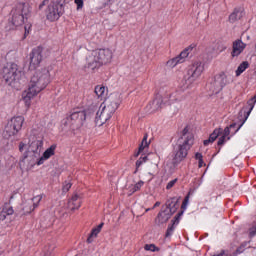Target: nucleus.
<instances>
[{
    "label": "nucleus",
    "mask_w": 256,
    "mask_h": 256,
    "mask_svg": "<svg viewBox=\"0 0 256 256\" xmlns=\"http://www.w3.org/2000/svg\"><path fill=\"white\" fill-rule=\"evenodd\" d=\"M25 35H29V29H27V26H25Z\"/></svg>",
    "instance_id": "nucleus-44"
},
{
    "label": "nucleus",
    "mask_w": 256,
    "mask_h": 256,
    "mask_svg": "<svg viewBox=\"0 0 256 256\" xmlns=\"http://www.w3.org/2000/svg\"><path fill=\"white\" fill-rule=\"evenodd\" d=\"M147 211H150V209L148 208V209H146V213H147Z\"/></svg>",
    "instance_id": "nucleus-49"
},
{
    "label": "nucleus",
    "mask_w": 256,
    "mask_h": 256,
    "mask_svg": "<svg viewBox=\"0 0 256 256\" xmlns=\"http://www.w3.org/2000/svg\"><path fill=\"white\" fill-rule=\"evenodd\" d=\"M15 211L13 210V207L5 204L1 211H0V221H5L9 215H13Z\"/></svg>",
    "instance_id": "nucleus-20"
},
{
    "label": "nucleus",
    "mask_w": 256,
    "mask_h": 256,
    "mask_svg": "<svg viewBox=\"0 0 256 256\" xmlns=\"http://www.w3.org/2000/svg\"><path fill=\"white\" fill-rule=\"evenodd\" d=\"M43 61V50L41 48H35L30 53V69H37Z\"/></svg>",
    "instance_id": "nucleus-13"
},
{
    "label": "nucleus",
    "mask_w": 256,
    "mask_h": 256,
    "mask_svg": "<svg viewBox=\"0 0 256 256\" xmlns=\"http://www.w3.org/2000/svg\"><path fill=\"white\" fill-rule=\"evenodd\" d=\"M227 83H229V81L227 80V75L225 74V72H221L220 74L214 76L213 81L210 83V90L212 91V93L217 94L223 91V87H225Z\"/></svg>",
    "instance_id": "nucleus-10"
},
{
    "label": "nucleus",
    "mask_w": 256,
    "mask_h": 256,
    "mask_svg": "<svg viewBox=\"0 0 256 256\" xmlns=\"http://www.w3.org/2000/svg\"><path fill=\"white\" fill-rule=\"evenodd\" d=\"M225 139H227V136L222 135L218 140V145H223L225 143Z\"/></svg>",
    "instance_id": "nucleus-36"
},
{
    "label": "nucleus",
    "mask_w": 256,
    "mask_h": 256,
    "mask_svg": "<svg viewBox=\"0 0 256 256\" xmlns=\"http://www.w3.org/2000/svg\"><path fill=\"white\" fill-rule=\"evenodd\" d=\"M0 256H3V254L0 253Z\"/></svg>",
    "instance_id": "nucleus-50"
},
{
    "label": "nucleus",
    "mask_w": 256,
    "mask_h": 256,
    "mask_svg": "<svg viewBox=\"0 0 256 256\" xmlns=\"http://www.w3.org/2000/svg\"><path fill=\"white\" fill-rule=\"evenodd\" d=\"M95 94L98 98L105 97V86H96Z\"/></svg>",
    "instance_id": "nucleus-29"
},
{
    "label": "nucleus",
    "mask_w": 256,
    "mask_h": 256,
    "mask_svg": "<svg viewBox=\"0 0 256 256\" xmlns=\"http://www.w3.org/2000/svg\"><path fill=\"white\" fill-rule=\"evenodd\" d=\"M240 115H244V120H243L242 124L239 126V128H237V131H239V129H241V127H243V123H245L247 121V120H245V113L240 112Z\"/></svg>",
    "instance_id": "nucleus-41"
},
{
    "label": "nucleus",
    "mask_w": 256,
    "mask_h": 256,
    "mask_svg": "<svg viewBox=\"0 0 256 256\" xmlns=\"http://www.w3.org/2000/svg\"><path fill=\"white\" fill-rule=\"evenodd\" d=\"M189 57V48H186L178 56L167 61V67H177L179 63H185V59Z\"/></svg>",
    "instance_id": "nucleus-16"
},
{
    "label": "nucleus",
    "mask_w": 256,
    "mask_h": 256,
    "mask_svg": "<svg viewBox=\"0 0 256 256\" xmlns=\"http://www.w3.org/2000/svg\"><path fill=\"white\" fill-rule=\"evenodd\" d=\"M81 207V199L79 198V195H74L72 198L68 201V208L70 211H75Z\"/></svg>",
    "instance_id": "nucleus-21"
},
{
    "label": "nucleus",
    "mask_w": 256,
    "mask_h": 256,
    "mask_svg": "<svg viewBox=\"0 0 256 256\" xmlns=\"http://www.w3.org/2000/svg\"><path fill=\"white\" fill-rule=\"evenodd\" d=\"M11 23L14 27H21L25 20L31 15V7L29 4L20 3L11 11Z\"/></svg>",
    "instance_id": "nucleus-7"
},
{
    "label": "nucleus",
    "mask_w": 256,
    "mask_h": 256,
    "mask_svg": "<svg viewBox=\"0 0 256 256\" xmlns=\"http://www.w3.org/2000/svg\"><path fill=\"white\" fill-rule=\"evenodd\" d=\"M77 9H83V0H75Z\"/></svg>",
    "instance_id": "nucleus-35"
},
{
    "label": "nucleus",
    "mask_w": 256,
    "mask_h": 256,
    "mask_svg": "<svg viewBox=\"0 0 256 256\" xmlns=\"http://www.w3.org/2000/svg\"><path fill=\"white\" fill-rule=\"evenodd\" d=\"M226 50H227V47L224 46L221 51H226Z\"/></svg>",
    "instance_id": "nucleus-47"
},
{
    "label": "nucleus",
    "mask_w": 256,
    "mask_h": 256,
    "mask_svg": "<svg viewBox=\"0 0 256 256\" xmlns=\"http://www.w3.org/2000/svg\"><path fill=\"white\" fill-rule=\"evenodd\" d=\"M144 249L146 251H155V245L154 244H146Z\"/></svg>",
    "instance_id": "nucleus-34"
},
{
    "label": "nucleus",
    "mask_w": 256,
    "mask_h": 256,
    "mask_svg": "<svg viewBox=\"0 0 256 256\" xmlns=\"http://www.w3.org/2000/svg\"><path fill=\"white\" fill-rule=\"evenodd\" d=\"M159 205H161V202H156V203L154 204V208H155V207H159Z\"/></svg>",
    "instance_id": "nucleus-45"
},
{
    "label": "nucleus",
    "mask_w": 256,
    "mask_h": 256,
    "mask_svg": "<svg viewBox=\"0 0 256 256\" xmlns=\"http://www.w3.org/2000/svg\"><path fill=\"white\" fill-rule=\"evenodd\" d=\"M241 17V12L239 10H234L229 16V22L235 23Z\"/></svg>",
    "instance_id": "nucleus-28"
},
{
    "label": "nucleus",
    "mask_w": 256,
    "mask_h": 256,
    "mask_svg": "<svg viewBox=\"0 0 256 256\" xmlns=\"http://www.w3.org/2000/svg\"><path fill=\"white\" fill-rule=\"evenodd\" d=\"M23 149H25V143L21 142L19 144V151L23 152Z\"/></svg>",
    "instance_id": "nucleus-40"
},
{
    "label": "nucleus",
    "mask_w": 256,
    "mask_h": 256,
    "mask_svg": "<svg viewBox=\"0 0 256 256\" xmlns=\"http://www.w3.org/2000/svg\"><path fill=\"white\" fill-rule=\"evenodd\" d=\"M175 183H177V178L168 182V184L166 185V189H173V187H175Z\"/></svg>",
    "instance_id": "nucleus-33"
},
{
    "label": "nucleus",
    "mask_w": 256,
    "mask_h": 256,
    "mask_svg": "<svg viewBox=\"0 0 256 256\" xmlns=\"http://www.w3.org/2000/svg\"><path fill=\"white\" fill-rule=\"evenodd\" d=\"M188 203H189V194L184 198V201L182 203V207H187Z\"/></svg>",
    "instance_id": "nucleus-37"
},
{
    "label": "nucleus",
    "mask_w": 256,
    "mask_h": 256,
    "mask_svg": "<svg viewBox=\"0 0 256 256\" xmlns=\"http://www.w3.org/2000/svg\"><path fill=\"white\" fill-rule=\"evenodd\" d=\"M240 115H244V120H243L242 124L239 126V128H237V131H239V129H241V127H243V123H245L247 121V120H245V113L240 112Z\"/></svg>",
    "instance_id": "nucleus-42"
},
{
    "label": "nucleus",
    "mask_w": 256,
    "mask_h": 256,
    "mask_svg": "<svg viewBox=\"0 0 256 256\" xmlns=\"http://www.w3.org/2000/svg\"><path fill=\"white\" fill-rule=\"evenodd\" d=\"M169 219H171V214L167 213L166 211L159 212L155 218V225H165Z\"/></svg>",
    "instance_id": "nucleus-18"
},
{
    "label": "nucleus",
    "mask_w": 256,
    "mask_h": 256,
    "mask_svg": "<svg viewBox=\"0 0 256 256\" xmlns=\"http://www.w3.org/2000/svg\"><path fill=\"white\" fill-rule=\"evenodd\" d=\"M23 123H25V118L22 116L12 118L5 127L4 136L8 139L15 137L19 133V130L22 129Z\"/></svg>",
    "instance_id": "nucleus-9"
},
{
    "label": "nucleus",
    "mask_w": 256,
    "mask_h": 256,
    "mask_svg": "<svg viewBox=\"0 0 256 256\" xmlns=\"http://www.w3.org/2000/svg\"><path fill=\"white\" fill-rule=\"evenodd\" d=\"M227 139L229 140L230 138H229V137H227Z\"/></svg>",
    "instance_id": "nucleus-51"
},
{
    "label": "nucleus",
    "mask_w": 256,
    "mask_h": 256,
    "mask_svg": "<svg viewBox=\"0 0 256 256\" xmlns=\"http://www.w3.org/2000/svg\"><path fill=\"white\" fill-rule=\"evenodd\" d=\"M221 135V129H215L212 134H210L209 139H206L203 141L204 145L207 146L210 143H213L216 141L217 137Z\"/></svg>",
    "instance_id": "nucleus-24"
},
{
    "label": "nucleus",
    "mask_w": 256,
    "mask_h": 256,
    "mask_svg": "<svg viewBox=\"0 0 256 256\" xmlns=\"http://www.w3.org/2000/svg\"><path fill=\"white\" fill-rule=\"evenodd\" d=\"M181 214H178L175 216L174 220H172L173 224L172 226L168 227L167 232H166V237H171L173 231H175V227L173 225H179V217Z\"/></svg>",
    "instance_id": "nucleus-26"
},
{
    "label": "nucleus",
    "mask_w": 256,
    "mask_h": 256,
    "mask_svg": "<svg viewBox=\"0 0 256 256\" xmlns=\"http://www.w3.org/2000/svg\"><path fill=\"white\" fill-rule=\"evenodd\" d=\"M113 60V50L109 48L96 49L88 53L86 63L89 69H99Z\"/></svg>",
    "instance_id": "nucleus-4"
},
{
    "label": "nucleus",
    "mask_w": 256,
    "mask_h": 256,
    "mask_svg": "<svg viewBox=\"0 0 256 256\" xmlns=\"http://www.w3.org/2000/svg\"><path fill=\"white\" fill-rule=\"evenodd\" d=\"M101 229H103V223L98 225L96 228H93L89 237L87 238V243H91L93 241V239H95L97 237V235H99V233H101Z\"/></svg>",
    "instance_id": "nucleus-23"
},
{
    "label": "nucleus",
    "mask_w": 256,
    "mask_h": 256,
    "mask_svg": "<svg viewBox=\"0 0 256 256\" xmlns=\"http://www.w3.org/2000/svg\"><path fill=\"white\" fill-rule=\"evenodd\" d=\"M203 71H205V66H203V63L200 61H196L189 66L187 74L182 80L183 89H191V87H193V83L203 75Z\"/></svg>",
    "instance_id": "nucleus-6"
},
{
    "label": "nucleus",
    "mask_w": 256,
    "mask_h": 256,
    "mask_svg": "<svg viewBox=\"0 0 256 256\" xmlns=\"http://www.w3.org/2000/svg\"><path fill=\"white\" fill-rule=\"evenodd\" d=\"M247 49V44L243 42L241 39H236L232 42V51H231V57L232 59H235L239 57Z\"/></svg>",
    "instance_id": "nucleus-15"
},
{
    "label": "nucleus",
    "mask_w": 256,
    "mask_h": 256,
    "mask_svg": "<svg viewBox=\"0 0 256 256\" xmlns=\"http://www.w3.org/2000/svg\"><path fill=\"white\" fill-rule=\"evenodd\" d=\"M43 199V195H37L33 197L31 200H28L23 203L22 210L24 211V215H29L32 211H35L37 207H39V203H41Z\"/></svg>",
    "instance_id": "nucleus-12"
},
{
    "label": "nucleus",
    "mask_w": 256,
    "mask_h": 256,
    "mask_svg": "<svg viewBox=\"0 0 256 256\" xmlns=\"http://www.w3.org/2000/svg\"><path fill=\"white\" fill-rule=\"evenodd\" d=\"M176 210L177 208H170L171 213H175Z\"/></svg>",
    "instance_id": "nucleus-46"
},
{
    "label": "nucleus",
    "mask_w": 256,
    "mask_h": 256,
    "mask_svg": "<svg viewBox=\"0 0 256 256\" xmlns=\"http://www.w3.org/2000/svg\"><path fill=\"white\" fill-rule=\"evenodd\" d=\"M195 159H197L198 161H201V160L203 159V154L197 152V153L195 154Z\"/></svg>",
    "instance_id": "nucleus-38"
},
{
    "label": "nucleus",
    "mask_w": 256,
    "mask_h": 256,
    "mask_svg": "<svg viewBox=\"0 0 256 256\" xmlns=\"http://www.w3.org/2000/svg\"><path fill=\"white\" fill-rule=\"evenodd\" d=\"M117 109H119V96L112 95L100 105L99 110L96 113L95 124L98 127L105 125V123L113 117V114Z\"/></svg>",
    "instance_id": "nucleus-3"
},
{
    "label": "nucleus",
    "mask_w": 256,
    "mask_h": 256,
    "mask_svg": "<svg viewBox=\"0 0 256 256\" xmlns=\"http://www.w3.org/2000/svg\"><path fill=\"white\" fill-rule=\"evenodd\" d=\"M61 5L51 2L46 9V19L48 21H57L61 17Z\"/></svg>",
    "instance_id": "nucleus-11"
},
{
    "label": "nucleus",
    "mask_w": 256,
    "mask_h": 256,
    "mask_svg": "<svg viewBox=\"0 0 256 256\" xmlns=\"http://www.w3.org/2000/svg\"><path fill=\"white\" fill-rule=\"evenodd\" d=\"M21 75L22 73L19 70V66H17L15 63H8L2 69V77L5 83L11 87H14L15 83H19L21 80Z\"/></svg>",
    "instance_id": "nucleus-8"
},
{
    "label": "nucleus",
    "mask_w": 256,
    "mask_h": 256,
    "mask_svg": "<svg viewBox=\"0 0 256 256\" xmlns=\"http://www.w3.org/2000/svg\"><path fill=\"white\" fill-rule=\"evenodd\" d=\"M149 139V134H144V137L142 139V142L138 148V152L135 154V157H139L140 153H143L145 149H149V145H151V141H147Z\"/></svg>",
    "instance_id": "nucleus-22"
},
{
    "label": "nucleus",
    "mask_w": 256,
    "mask_h": 256,
    "mask_svg": "<svg viewBox=\"0 0 256 256\" xmlns=\"http://www.w3.org/2000/svg\"><path fill=\"white\" fill-rule=\"evenodd\" d=\"M199 163H198V167L201 169V167L205 166V162H203V159L202 160H198Z\"/></svg>",
    "instance_id": "nucleus-43"
},
{
    "label": "nucleus",
    "mask_w": 256,
    "mask_h": 256,
    "mask_svg": "<svg viewBox=\"0 0 256 256\" xmlns=\"http://www.w3.org/2000/svg\"><path fill=\"white\" fill-rule=\"evenodd\" d=\"M148 157L144 156V157H140L137 161H136V170L134 173H137V171H139V167H141L143 165V163H147L148 161Z\"/></svg>",
    "instance_id": "nucleus-30"
},
{
    "label": "nucleus",
    "mask_w": 256,
    "mask_h": 256,
    "mask_svg": "<svg viewBox=\"0 0 256 256\" xmlns=\"http://www.w3.org/2000/svg\"><path fill=\"white\" fill-rule=\"evenodd\" d=\"M248 68H249V62L247 61L242 62L236 70V77H239V75H241V73H244Z\"/></svg>",
    "instance_id": "nucleus-27"
},
{
    "label": "nucleus",
    "mask_w": 256,
    "mask_h": 256,
    "mask_svg": "<svg viewBox=\"0 0 256 256\" xmlns=\"http://www.w3.org/2000/svg\"><path fill=\"white\" fill-rule=\"evenodd\" d=\"M195 143V136L189 131V127L186 126L178 139V147L174 151L173 163L174 165H179L181 161H185L189 153V149L193 147Z\"/></svg>",
    "instance_id": "nucleus-2"
},
{
    "label": "nucleus",
    "mask_w": 256,
    "mask_h": 256,
    "mask_svg": "<svg viewBox=\"0 0 256 256\" xmlns=\"http://www.w3.org/2000/svg\"><path fill=\"white\" fill-rule=\"evenodd\" d=\"M87 119V112L81 109H74L70 115L61 122L62 131H77L82 128Z\"/></svg>",
    "instance_id": "nucleus-5"
},
{
    "label": "nucleus",
    "mask_w": 256,
    "mask_h": 256,
    "mask_svg": "<svg viewBox=\"0 0 256 256\" xmlns=\"http://www.w3.org/2000/svg\"><path fill=\"white\" fill-rule=\"evenodd\" d=\"M232 127H235V124H231L230 127H226V128L224 129L223 135L226 136V137H227L228 135H231V130H230V129H232Z\"/></svg>",
    "instance_id": "nucleus-32"
},
{
    "label": "nucleus",
    "mask_w": 256,
    "mask_h": 256,
    "mask_svg": "<svg viewBox=\"0 0 256 256\" xmlns=\"http://www.w3.org/2000/svg\"><path fill=\"white\" fill-rule=\"evenodd\" d=\"M56 149H57L56 144H53L49 148H47L44 151L42 157L38 159L36 165H43V163H45V161H47V159H51V157H53V155H55Z\"/></svg>",
    "instance_id": "nucleus-17"
},
{
    "label": "nucleus",
    "mask_w": 256,
    "mask_h": 256,
    "mask_svg": "<svg viewBox=\"0 0 256 256\" xmlns=\"http://www.w3.org/2000/svg\"><path fill=\"white\" fill-rule=\"evenodd\" d=\"M47 3H49V0H44L40 5H39V9H43V7H45V5H47Z\"/></svg>",
    "instance_id": "nucleus-39"
},
{
    "label": "nucleus",
    "mask_w": 256,
    "mask_h": 256,
    "mask_svg": "<svg viewBox=\"0 0 256 256\" xmlns=\"http://www.w3.org/2000/svg\"><path fill=\"white\" fill-rule=\"evenodd\" d=\"M165 103H167V101L163 99V96L157 95L155 99L146 106V109L149 113H157V111H161Z\"/></svg>",
    "instance_id": "nucleus-14"
},
{
    "label": "nucleus",
    "mask_w": 256,
    "mask_h": 256,
    "mask_svg": "<svg viewBox=\"0 0 256 256\" xmlns=\"http://www.w3.org/2000/svg\"><path fill=\"white\" fill-rule=\"evenodd\" d=\"M143 185H145V182L143 180H140L136 184L129 186L130 195H133V193H137V191H141V187H143Z\"/></svg>",
    "instance_id": "nucleus-25"
},
{
    "label": "nucleus",
    "mask_w": 256,
    "mask_h": 256,
    "mask_svg": "<svg viewBox=\"0 0 256 256\" xmlns=\"http://www.w3.org/2000/svg\"><path fill=\"white\" fill-rule=\"evenodd\" d=\"M72 185L73 184H71V182L65 181L64 184H63V187H62L63 193L69 192V189H71Z\"/></svg>",
    "instance_id": "nucleus-31"
},
{
    "label": "nucleus",
    "mask_w": 256,
    "mask_h": 256,
    "mask_svg": "<svg viewBox=\"0 0 256 256\" xmlns=\"http://www.w3.org/2000/svg\"><path fill=\"white\" fill-rule=\"evenodd\" d=\"M51 83V75L49 70L43 69L36 71L30 79L28 89L22 93V99L26 107H31V99L37 97Z\"/></svg>",
    "instance_id": "nucleus-1"
},
{
    "label": "nucleus",
    "mask_w": 256,
    "mask_h": 256,
    "mask_svg": "<svg viewBox=\"0 0 256 256\" xmlns=\"http://www.w3.org/2000/svg\"><path fill=\"white\" fill-rule=\"evenodd\" d=\"M41 147H43V142L41 140L33 141L29 146V151L34 153L35 157L41 155Z\"/></svg>",
    "instance_id": "nucleus-19"
},
{
    "label": "nucleus",
    "mask_w": 256,
    "mask_h": 256,
    "mask_svg": "<svg viewBox=\"0 0 256 256\" xmlns=\"http://www.w3.org/2000/svg\"><path fill=\"white\" fill-rule=\"evenodd\" d=\"M251 235H252V236L255 235V232H251Z\"/></svg>",
    "instance_id": "nucleus-48"
}]
</instances>
